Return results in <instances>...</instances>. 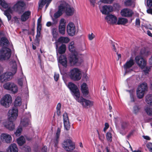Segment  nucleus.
<instances>
[{"label": "nucleus", "mask_w": 152, "mask_h": 152, "mask_svg": "<svg viewBox=\"0 0 152 152\" xmlns=\"http://www.w3.org/2000/svg\"><path fill=\"white\" fill-rule=\"evenodd\" d=\"M26 4L23 1L19 0L12 7L13 10L19 14L22 15L20 16L22 22L27 21L31 16V12L29 10L24 12L26 9Z\"/></svg>", "instance_id": "obj_1"}, {"label": "nucleus", "mask_w": 152, "mask_h": 152, "mask_svg": "<svg viewBox=\"0 0 152 152\" xmlns=\"http://www.w3.org/2000/svg\"><path fill=\"white\" fill-rule=\"evenodd\" d=\"M74 44V42L72 41L69 45V49L72 53L69 58V63L71 66H79L83 62V59L81 54L76 51Z\"/></svg>", "instance_id": "obj_2"}, {"label": "nucleus", "mask_w": 152, "mask_h": 152, "mask_svg": "<svg viewBox=\"0 0 152 152\" xmlns=\"http://www.w3.org/2000/svg\"><path fill=\"white\" fill-rule=\"evenodd\" d=\"M10 44L8 39L5 37L1 38L0 39V46L3 45V47L0 50V61L8 59L10 57L11 54V50L10 49L7 47Z\"/></svg>", "instance_id": "obj_3"}, {"label": "nucleus", "mask_w": 152, "mask_h": 152, "mask_svg": "<svg viewBox=\"0 0 152 152\" xmlns=\"http://www.w3.org/2000/svg\"><path fill=\"white\" fill-rule=\"evenodd\" d=\"M58 62L62 66L59 67L60 71L62 76V78L66 85V56L60 55L58 58Z\"/></svg>", "instance_id": "obj_4"}, {"label": "nucleus", "mask_w": 152, "mask_h": 152, "mask_svg": "<svg viewBox=\"0 0 152 152\" xmlns=\"http://www.w3.org/2000/svg\"><path fill=\"white\" fill-rule=\"evenodd\" d=\"M74 98L78 102L80 103L83 108H88L92 106L94 102L84 98L82 96H74Z\"/></svg>", "instance_id": "obj_5"}, {"label": "nucleus", "mask_w": 152, "mask_h": 152, "mask_svg": "<svg viewBox=\"0 0 152 152\" xmlns=\"http://www.w3.org/2000/svg\"><path fill=\"white\" fill-rule=\"evenodd\" d=\"M0 5L4 9H7L4 12V14L7 18L8 20L11 19L12 16L10 13H12V11L10 7H9V4L5 0H0Z\"/></svg>", "instance_id": "obj_6"}, {"label": "nucleus", "mask_w": 152, "mask_h": 152, "mask_svg": "<svg viewBox=\"0 0 152 152\" xmlns=\"http://www.w3.org/2000/svg\"><path fill=\"white\" fill-rule=\"evenodd\" d=\"M81 73L80 70L77 68H74L70 71V77L74 81H78L81 78Z\"/></svg>", "instance_id": "obj_7"}, {"label": "nucleus", "mask_w": 152, "mask_h": 152, "mask_svg": "<svg viewBox=\"0 0 152 152\" xmlns=\"http://www.w3.org/2000/svg\"><path fill=\"white\" fill-rule=\"evenodd\" d=\"M12 101L11 96H4L0 99V104L2 106L7 108L10 107Z\"/></svg>", "instance_id": "obj_8"}, {"label": "nucleus", "mask_w": 152, "mask_h": 152, "mask_svg": "<svg viewBox=\"0 0 152 152\" xmlns=\"http://www.w3.org/2000/svg\"><path fill=\"white\" fill-rule=\"evenodd\" d=\"M18 115V110L16 107H14L9 110L8 113V119L10 121H15Z\"/></svg>", "instance_id": "obj_9"}, {"label": "nucleus", "mask_w": 152, "mask_h": 152, "mask_svg": "<svg viewBox=\"0 0 152 152\" xmlns=\"http://www.w3.org/2000/svg\"><path fill=\"white\" fill-rule=\"evenodd\" d=\"M146 102L149 104L151 108L146 107L145 108V110L147 114L149 115H152V96H146L145 97Z\"/></svg>", "instance_id": "obj_10"}, {"label": "nucleus", "mask_w": 152, "mask_h": 152, "mask_svg": "<svg viewBox=\"0 0 152 152\" xmlns=\"http://www.w3.org/2000/svg\"><path fill=\"white\" fill-rule=\"evenodd\" d=\"M3 87L4 88L11 91L13 94L16 93L18 91L17 86L13 83H7L4 85Z\"/></svg>", "instance_id": "obj_11"}, {"label": "nucleus", "mask_w": 152, "mask_h": 152, "mask_svg": "<svg viewBox=\"0 0 152 152\" xmlns=\"http://www.w3.org/2000/svg\"><path fill=\"white\" fill-rule=\"evenodd\" d=\"M66 6L63 4H61L58 7V10L53 15L54 17L58 18L61 16L65 12L66 14Z\"/></svg>", "instance_id": "obj_12"}, {"label": "nucleus", "mask_w": 152, "mask_h": 152, "mask_svg": "<svg viewBox=\"0 0 152 152\" xmlns=\"http://www.w3.org/2000/svg\"><path fill=\"white\" fill-rule=\"evenodd\" d=\"M148 87L147 83H143L139 86L136 91L137 95H144L145 92L147 91Z\"/></svg>", "instance_id": "obj_13"}, {"label": "nucleus", "mask_w": 152, "mask_h": 152, "mask_svg": "<svg viewBox=\"0 0 152 152\" xmlns=\"http://www.w3.org/2000/svg\"><path fill=\"white\" fill-rule=\"evenodd\" d=\"M135 59L137 64L141 69L144 68L146 64V61L143 57L138 56L135 57Z\"/></svg>", "instance_id": "obj_14"}, {"label": "nucleus", "mask_w": 152, "mask_h": 152, "mask_svg": "<svg viewBox=\"0 0 152 152\" xmlns=\"http://www.w3.org/2000/svg\"><path fill=\"white\" fill-rule=\"evenodd\" d=\"M75 27L74 23L70 22L67 25V33L69 35L72 37L75 35Z\"/></svg>", "instance_id": "obj_15"}, {"label": "nucleus", "mask_w": 152, "mask_h": 152, "mask_svg": "<svg viewBox=\"0 0 152 152\" xmlns=\"http://www.w3.org/2000/svg\"><path fill=\"white\" fill-rule=\"evenodd\" d=\"M12 76V73L11 72L5 73L0 76V81L3 83L9 80Z\"/></svg>", "instance_id": "obj_16"}, {"label": "nucleus", "mask_w": 152, "mask_h": 152, "mask_svg": "<svg viewBox=\"0 0 152 152\" xmlns=\"http://www.w3.org/2000/svg\"><path fill=\"white\" fill-rule=\"evenodd\" d=\"M68 88L70 89L75 95H80V92L77 86L74 83L70 82L67 86Z\"/></svg>", "instance_id": "obj_17"}, {"label": "nucleus", "mask_w": 152, "mask_h": 152, "mask_svg": "<svg viewBox=\"0 0 152 152\" xmlns=\"http://www.w3.org/2000/svg\"><path fill=\"white\" fill-rule=\"evenodd\" d=\"M1 140L7 143L11 142L12 140V137L11 135L6 133H2L0 135Z\"/></svg>", "instance_id": "obj_18"}, {"label": "nucleus", "mask_w": 152, "mask_h": 152, "mask_svg": "<svg viewBox=\"0 0 152 152\" xmlns=\"http://www.w3.org/2000/svg\"><path fill=\"white\" fill-rule=\"evenodd\" d=\"M102 13L104 15H108L113 11V7L110 5H104L102 7V9L100 10Z\"/></svg>", "instance_id": "obj_19"}, {"label": "nucleus", "mask_w": 152, "mask_h": 152, "mask_svg": "<svg viewBox=\"0 0 152 152\" xmlns=\"http://www.w3.org/2000/svg\"><path fill=\"white\" fill-rule=\"evenodd\" d=\"M107 22L110 24L115 23L117 20L116 17L112 14L108 15L105 18Z\"/></svg>", "instance_id": "obj_20"}, {"label": "nucleus", "mask_w": 152, "mask_h": 152, "mask_svg": "<svg viewBox=\"0 0 152 152\" xmlns=\"http://www.w3.org/2000/svg\"><path fill=\"white\" fill-rule=\"evenodd\" d=\"M14 121H4L3 124L7 129L10 130H13L15 129V124L13 122Z\"/></svg>", "instance_id": "obj_21"}, {"label": "nucleus", "mask_w": 152, "mask_h": 152, "mask_svg": "<svg viewBox=\"0 0 152 152\" xmlns=\"http://www.w3.org/2000/svg\"><path fill=\"white\" fill-rule=\"evenodd\" d=\"M31 115L29 113L26 115V118H24L22 119L20 122V124L24 127H26L30 124L29 118H30Z\"/></svg>", "instance_id": "obj_22"}, {"label": "nucleus", "mask_w": 152, "mask_h": 152, "mask_svg": "<svg viewBox=\"0 0 152 152\" xmlns=\"http://www.w3.org/2000/svg\"><path fill=\"white\" fill-rule=\"evenodd\" d=\"M65 23L64 22V20L63 18L61 19L60 21V25L59 26L58 30L60 33L64 35L65 33Z\"/></svg>", "instance_id": "obj_23"}, {"label": "nucleus", "mask_w": 152, "mask_h": 152, "mask_svg": "<svg viewBox=\"0 0 152 152\" xmlns=\"http://www.w3.org/2000/svg\"><path fill=\"white\" fill-rule=\"evenodd\" d=\"M121 14L123 16L129 17L132 16L134 13L132 10L130 9L126 8L121 11Z\"/></svg>", "instance_id": "obj_24"}, {"label": "nucleus", "mask_w": 152, "mask_h": 152, "mask_svg": "<svg viewBox=\"0 0 152 152\" xmlns=\"http://www.w3.org/2000/svg\"><path fill=\"white\" fill-rule=\"evenodd\" d=\"M134 64L133 58L131 57L129 61H127L126 63L124 65V67L126 69H129Z\"/></svg>", "instance_id": "obj_25"}, {"label": "nucleus", "mask_w": 152, "mask_h": 152, "mask_svg": "<svg viewBox=\"0 0 152 152\" xmlns=\"http://www.w3.org/2000/svg\"><path fill=\"white\" fill-rule=\"evenodd\" d=\"M75 148V145L70 139H67V151H71Z\"/></svg>", "instance_id": "obj_26"}, {"label": "nucleus", "mask_w": 152, "mask_h": 152, "mask_svg": "<svg viewBox=\"0 0 152 152\" xmlns=\"http://www.w3.org/2000/svg\"><path fill=\"white\" fill-rule=\"evenodd\" d=\"M75 11V10L72 7L67 4V19L68 17L73 16Z\"/></svg>", "instance_id": "obj_27"}, {"label": "nucleus", "mask_w": 152, "mask_h": 152, "mask_svg": "<svg viewBox=\"0 0 152 152\" xmlns=\"http://www.w3.org/2000/svg\"><path fill=\"white\" fill-rule=\"evenodd\" d=\"M81 89L83 95H88L89 92L87 84L84 83L81 86Z\"/></svg>", "instance_id": "obj_28"}, {"label": "nucleus", "mask_w": 152, "mask_h": 152, "mask_svg": "<svg viewBox=\"0 0 152 152\" xmlns=\"http://www.w3.org/2000/svg\"><path fill=\"white\" fill-rule=\"evenodd\" d=\"M7 151V152H18V149L16 145L13 143L9 146Z\"/></svg>", "instance_id": "obj_29"}, {"label": "nucleus", "mask_w": 152, "mask_h": 152, "mask_svg": "<svg viewBox=\"0 0 152 152\" xmlns=\"http://www.w3.org/2000/svg\"><path fill=\"white\" fill-rule=\"evenodd\" d=\"M59 43L62 44H63V43H66V37H61L58 39L57 41L55 42L56 49L58 48Z\"/></svg>", "instance_id": "obj_30"}, {"label": "nucleus", "mask_w": 152, "mask_h": 152, "mask_svg": "<svg viewBox=\"0 0 152 152\" xmlns=\"http://www.w3.org/2000/svg\"><path fill=\"white\" fill-rule=\"evenodd\" d=\"M150 51L146 48H142L140 52V56L141 57H147L150 55Z\"/></svg>", "instance_id": "obj_31"}, {"label": "nucleus", "mask_w": 152, "mask_h": 152, "mask_svg": "<svg viewBox=\"0 0 152 152\" xmlns=\"http://www.w3.org/2000/svg\"><path fill=\"white\" fill-rule=\"evenodd\" d=\"M56 49L57 50V51L59 54L62 55V54L64 53L66 51V45L64 44H62L59 47H58V48Z\"/></svg>", "instance_id": "obj_32"}, {"label": "nucleus", "mask_w": 152, "mask_h": 152, "mask_svg": "<svg viewBox=\"0 0 152 152\" xmlns=\"http://www.w3.org/2000/svg\"><path fill=\"white\" fill-rule=\"evenodd\" d=\"M22 104V100L21 97L18 96L16 98L14 102V105L15 107L17 106H20Z\"/></svg>", "instance_id": "obj_33"}, {"label": "nucleus", "mask_w": 152, "mask_h": 152, "mask_svg": "<svg viewBox=\"0 0 152 152\" xmlns=\"http://www.w3.org/2000/svg\"><path fill=\"white\" fill-rule=\"evenodd\" d=\"M17 141L18 144L20 146L23 145L26 142L25 139L23 136L19 137L17 140Z\"/></svg>", "instance_id": "obj_34"}, {"label": "nucleus", "mask_w": 152, "mask_h": 152, "mask_svg": "<svg viewBox=\"0 0 152 152\" xmlns=\"http://www.w3.org/2000/svg\"><path fill=\"white\" fill-rule=\"evenodd\" d=\"M128 20L126 18H119L117 22L118 25H124L128 22Z\"/></svg>", "instance_id": "obj_35"}, {"label": "nucleus", "mask_w": 152, "mask_h": 152, "mask_svg": "<svg viewBox=\"0 0 152 152\" xmlns=\"http://www.w3.org/2000/svg\"><path fill=\"white\" fill-rule=\"evenodd\" d=\"M60 129L59 128H58L57 129V132L56 133V139L55 140V145H56V144L58 143V139L60 136Z\"/></svg>", "instance_id": "obj_36"}, {"label": "nucleus", "mask_w": 152, "mask_h": 152, "mask_svg": "<svg viewBox=\"0 0 152 152\" xmlns=\"http://www.w3.org/2000/svg\"><path fill=\"white\" fill-rule=\"evenodd\" d=\"M121 128L123 129H130L131 128V126L128 123L123 122L121 124Z\"/></svg>", "instance_id": "obj_37"}, {"label": "nucleus", "mask_w": 152, "mask_h": 152, "mask_svg": "<svg viewBox=\"0 0 152 152\" xmlns=\"http://www.w3.org/2000/svg\"><path fill=\"white\" fill-rule=\"evenodd\" d=\"M106 138L108 142H112V134L110 132H107L106 133Z\"/></svg>", "instance_id": "obj_38"}, {"label": "nucleus", "mask_w": 152, "mask_h": 152, "mask_svg": "<svg viewBox=\"0 0 152 152\" xmlns=\"http://www.w3.org/2000/svg\"><path fill=\"white\" fill-rule=\"evenodd\" d=\"M133 1L132 0H126L124 2V4L126 7H129L132 5Z\"/></svg>", "instance_id": "obj_39"}, {"label": "nucleus", "mask_w": 152, "mask_h": 152, "mask_svg": "<svg viewBox=\"0 0 152 152\" xmlns=\"http://www.w3.org/2000/svg\"><path fill=\"white\" fill-rule=\"evenodd\" d=\"M52 0H45V1L42 0L41 1V2L39 5V7H41L42 8V7L44 5L46 2H48L50 3Z\"/></svg>", "instance_id": "obj_40"}, {"label": "nucleus", "mask_w": 152, "mask_h": 152, "mask_svg": "<svg viewBox=\"0 0 152 152\" xmlns=\"http://www.w3.org/2000/svg\"><path fill=\"white\" fill-rule=\"evenodd\" d=\"M73 124L71 125L69 121V118L67 116V131L70 130V129L72 130V129H73Z\"/></svg>", "instance_id": "obj_41"}, {"label": "nucleus", "mask_w": 152, "mask_h": 152, "mask_svg": "<svg viewBox=\"0 0 152 152\" xmlns=\"http://www.w3.org/2000/svg\"><path fill=\"white\" fill-rule=\"evenodd\" d=\"M64 124V127L66 129V113H65L63 115Z\"/></svg>", "instance_id": "obj_42"}, {"label": "nucleus", "mask_w": 152, "mask_h": 152, "mask_svg": "<svg viewBox=\"0 0 152 152\" xmlns=\"http://www.w3.org/2000/svg\"><path fill=\"white\" fill-rule=\"evenodd\" d=\"M22 131V128L19 126L17 129L15 133L16 136H18L20 135Z\"/></svg>", "instance_id": "obj_43"}, {"label": "nucleus", "mask_w": 152, "mask_h": 152, "mask_svg": "<svg viewBox=\"0 0 152 152\" xmlns=\"http://www.w3.org/2000/svg\"><path fill=\"white\" fill-rule=\"evenodd\" d=\"M140 108L137 105H135L133 107V112L135 114H137L138 113Z\"/></svg>", "instance_id": "obj_44"}, {"label": "nucleus", "mask_w": 152, "mask_h": 152, "mask_svg": "<svg viewBox=\"0 0 152 152\" xmlns=\"http://www.w3.org/2000/svg\"><path fill=\"white\" fill-rule=\"evenodd\" d=\"M135 131V130L133 129L126 136V137L128 139L131 136L133 135Z\"/></svg>", "instance_id": "obj_45"}, {"label": "nucleus", "mask_w": 152, "mask_h": 152, "mask_svg": "<svg viewBox=\"0 0 152 152\" xmlns=\"http://www.w3.org/2000/svg\"><path fill=\"white\" fill-rule=\"evenodd\" d=\"M59 78V75L58 73L56 72L54 73V78L55 81L57 82Z\"/></svg>", "instance_id": "obj_46"}, {"label": "nucleus", "mask_w": 152, "mask_h": 152, "mask_svg": "<svg viewBox=\"0 0 152 152\" xmlns=\"http://www.w3.org/2000/svg\"><path fill=\"white\" fill-rule=\"evenodd\" d=\"M114 0H100L104 4H110L112 3Z\"/></svg>", "instance_id": "obj_47"}, {"label": "nucleus", "mask_w": 152, "mask_h": 152, "mask_svg": "<svg viewBox=\"0 0 152 152\" xmlns=\"http://www.w3.org/2000/svg\"><path fill=\"white\" fill-rule=\"evenodd\" d=\"M140 21L139 18H136L135 20V26L137 28H139L140 26Z\"/></svg>", "instance_id": "obj_48"}, {"label": "nucleus", "mask_w": 152, "mask_h": 152, "mask_svg": "<svg viewBox=\"0 0 152 152\" xmlns=\"http://www.w3.org/2000/svg\"><path fill=\"white\" fill-rule=\"evenodd\" d=\"M17 71V65H16L15 66H14V67H13L12 69V76L15 75L16 72Z\"/></svg>", "instance_id": "obj_49"}, {"label": "nucleus", "mask_w": 152, "mask_h": 152, "mask_svg": "<svg viewBox=\"0 0 152 152\" xmlns=\"http://www.w3.org/2000/svg\"><path fill=\"white\" fill-rule=\"evenodd\" d=\"M150 68H149L146 67L143 70V72L145 75H147L148 74L150 71Z\"/></svg>", "instance_id": "obj_50"}, {"label": "nucleus", "mask_w": 152, "mask_h": 152, "mask_svg": "<svg viewBox=\"0 0 152 152\" xmlns=\"http://www.w3.org/2000/svg\"><path fill=\"white\" fill-rule=\"evenodd\" d=\"M148 148L149 149L150 152H152V143H149L147 145Z\"/></svg>", "instance_id": "obj_51"}, {"label": "nucleus", "mask_w": 152, "mask_h": 152, "mask_svg": "<svg viewBox=\"0 0 152 152\" xmlns=\"http://www.w3.org/2000/svg\"><path fill=\"white\" fill-rule=\"evenodd\" d=\"M110 41L111 42V45H112L113 47V50L115 52H116V49L114 45L115 42H113L112 40H110Z\"/></svg>", "instance_id": "obj_52"}, {"label": "nucleus", "mask_w": 152, "mask_h": 152, "mask_svg": "<svg viewBox=\"0 0 152 152\" xmlns=\"http://www.w3.org/2000/svg\"><path fill=\"white\" fill-rule=\"evenodd\" d=\"M62 146L65 149H66V140H64L62 143Z\"/></svg>", "instance_id": "obj_53"}, {"label": "nucleus", "mask_w": 152, "mask_h": 152, "mask_svg": "<svg viewBox=\"0 0 152 152\" xmlns=\"http://www.w3.org/2000/svg\"><path fill=\"white\" fill-rule=\"evenodd\" d=\"M144 27L146 28L152 30V26L150 24L146 25L144 26Z\"/></svg>", "instance_id": "obj_54"}, {"label": "nucleus", "mask_w": 152, "mask_h": 152, "mask_svg": "<svg viewBox=\"0 0 152 152\" xmlns=\"http://www.w3.org/2000/svg\"><path fill=\"white\" fill-rule=\"evenodd\" d=\"M94 37L93 34L92 33L91 34H89L88 35V39L90 40H92L94 38Z\"/></svg>", "instance_id": "obj_55"}, {"label": "nucleus", "mask_w": 152, "mask_h": 152, "mask_svg": "<svg viewBox=\"0 0 152 152\" xmlns=\"http://www.w3.org/2000/svg\"><path fill=\"white\" fill-rule=\"evenodd\" d=\"M40 30L37 29V34L36 35V38L40 37L41 34Z\"/></svg>", "instance_id": "obj_56"}, {"label": "nucleus", "mask_w": 152, "mask_h": 152, "mask_svg": "<svg viewBox=\"0 0 152 152\" xmlns=\"http://www.w3.org/2000/svg\"><path fill=\"white\" fill-rule=\"evenodd\" d=\"M14 19V23H19V18H17L16 16H15L13 17Z\"/></svg>", "instance_id": "obj_57"}, {"label": "nucleus", "mask_w": 152, "mask_h": 152, "mask_svg": "<svg viewBox=\"0 0 152 152\" xmlns=\"http://www.w3.org/2000/svg\"><path fill=\"white\" fill-rule=\"evenodd\" d=\"M105 127L104 128L103 130L105 132L106 130L109 128V124L107 123H106L104 124Z\"/></svg>", "instance_id": "obj_58"}, {"label": "nucleus", "mask_w": 152, "mask_h": 152, "mask_svg": "<svg viewBox=\"0 0 152 152\" xmlns=\"http://www.w3.org/2000/svg\"><path fill=\"white\" fill-rule=\"evenodd\" d=\"M135 96H130L131 102H134L135 100Z\"/></svg>", "instance_id": "obj_59"}, {"label": "nucleus", "mask_w": 152, "mask_h": 152, "mask_svg": "<svg viewBox=\"0 0 152 152\" xmlns=\"http://www.w3.org/2000/svg\"><path fill=\"white\" fill-rule=\"evenodd\" d=\"M147 5L148 6L151 7L152 6V0H148Z\"/></svg>", "instance_id": "obj_60"}, {"label": "nucleus", "mask_w": 152, "mask_h": 152, "mask_svg": "<svg viewBox=\"0 0 152 152\" xmlns=\"http://www.w3.org/2000/svg\"><path fill=\"white\" fill-rule=\"evenodd\" d=\"M57 18H52V19L53 21V23L56 24L58 22V19Z\"/></svg>", "instance_id": "obj_61"}, {"label": "nucleus", "mask_w": 152, "mask_h": 152, "mask_svg": "<svg viewBox=\"0 0 152 152\" xmlns=\"http://www.w3.org/2000/svg\"><path fill=\"white\" fill-rule=\"evenodd\" d=\"M47 146H44L42 149V152H47Z\"/></svg>", "instance_id": "obj_62"}, {"label": "nucleus", "mask_w": 152, "mask_h": 152, "mask_svg": "<svg viewBox=\"0 0 152 152\" xmlns=\"http://www.w3.org/2000/svg\"><path fill=\"white\" fill-rule=\"evenodd\" d=\"M127 91L129 92L130 95H133L135 92V91L134 89H132L130 90H127Z\"/></svg>", "instance_id": "obj_63"}, {"label": "nucleus", "mask_w": 152, "mask_h": 152, "mask_svg": "<svg viewBox=\"0 0 152 152\" xmlns=\"http://www.w3.org/2000/svg\"><path fill=\"white\" fill-rule=\"evenodd\" d=\"M147 12L152 15V9L149 8L147 10Z\"/></svg>", "instance_id": "obj_64"}]
</instances>
